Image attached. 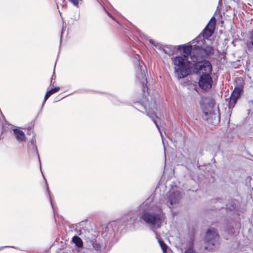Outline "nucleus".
I'll list each match as a JSON object with an SVG mask.
<instances>
[{
  "label": "nucleus",
  "mask_w": 253,
  "mask_h": 253,
  "mask_svg": "<svg viewBox=\"0 0 253 253\" xmlns=\"http://www.w3.org/2000/svg\"><path fill=\"white\" fill-rule=\"evenodd\" d=\"M193 44V54L191 59L201 60L214 54V50L212 46L207 44L203 41V37L199 35L192 42Z\"/></svg>",
  "instance_id": "nucleus-1"
},
{
  "label": "nucleus",
  "mask_w": 253,
  "mask_h": 253,
  "mask_svg": "<svg viewBox=\"0 0 253 253\" xmlns=\"http://www.w3.org/2000/svg\"><path fill=\"white\" fill-rule=\"evenodd\" d=\"M165 215L163 211L159 209L157 211L144 212L141 218L152 228H159L164 219Z\"/></svg>",
  "instance_id": "nucleus-2"
},
{
  "label": "nucleus",
  "mask_w": 253,
  "mask_h": 253,
  "mask_svg": "<svg viewBox=\"0 0 253 253\" xmlns=\"http://www.w3.org/2000/svg\"><path fill=\"white\" fill-rule=\"evenodd\" d=\"M174 71L179 79H182L189 74L190 62L187 58L182 56H176L172 59Z\"/></svg>",
  "instance_id": "nucleus-3"
},
{
  "label": "nucleus",
  "mask_w": 253,
  "mask_h": 253,
  "mask_svg": "<svg viewBox=\"0 0 253 253\" xmlns=\"http://www.w3.org/2000/svg\"><path fill=\"white\" fill-rule=\"evenodd\" d=\"M219 236L216 230L211 228L208 230L205 239L207 246L205 247L206 250L212 251L218 247Z\"/></svg>",
  "instance_id": "nucleus-4"
},
{
  "label": "nucleus",
  "mask_w": 253,
  "mask_h": 253,
  "mask_svg": "<svg viewBox=\"0 0 253 253\" xmlns=\"http://www.w3.org/2000/svg\"><path fill=\"white\" fill-rule=\"evenodd\" d=\"M195 63L193 66V72L196 74H210L212 71V66L208 60L200 61L194 58L193 60Z\"/></svg>",
  "instance_id": "nucleus-5"
},
{
  "label": "nucleus",
  "mask_w": 253,
  "mask_h": 253,
  "mask_svg": "<svg viewBox=\"0 0 253 253\" xmlns=\"http://www.w3.org/2000/svg\"><path fill=\"white\" fill-rule=\"evenodd\" d=\"M137 62L138 64L136 71L137 80L141 84L144 94H145L146 92L148 94V88L147 86V81L145 75V71L146 70V67H144L143 68L142 66L140 65L139 60H137Z\"/></svg>",
  "instance_id": "nucleus-6"
},
{
  "label": "nucleus",
  "mask_w": 253,
  "mask_h": 253,
  "mask_svg": "<svg viewBox=\"0 0 253 253\" xmlns=\"http://www.w3.org/2000/svg\"><path fill=\"white\" fill-rule=\"evenodd\" d=\"M212 82V79L210 74L201 75L199 81V85L202 89L207 91L211 88Z\"/></svg>",
  "instance_id": "nucleus-7"
},
{
  "label": "nucleus",
  "mask_w": 253,
  "mask_h": 253,
  "mask_svg": "<svg viewBox=\"0 0 253 253\" xmlns=\"http://www.w3.org/2000/svg\"><path fill=\"white\" fill-rule=\"evenodd\" d=\"M215 25V19L214 17H212L207 26L204 29L201 35L203 37V41H205V39H208L213 33Z\"/></svg>",
  "instance_id": "nucleus-8"
},
{
  "label": "nucleus",
  "mask_w": 253,
  "mask_h": 253,
  "mask_svg": "<svg viewBox=\"0 0 253 253\" xmlns=\"http://www.w3.org/2000/svg\"><path fill=\"white\" fill-rule=\"evenodd\" d=\"M146 111V114L147 116H148L151 119V120L153 121V122L155 123L156 126H157L158 129L159 131V132L161 134V136L163 141V143L164 145V150H165V143L164 142V136L162 133V131L160 129V128L159 127V126L158 125V123L157 122V120H160V119L158 118V117L156 115L155 111V110H156V109H153V110H147L146 108H145Z\"/></svg>",
  "instance_id": "nucleus-9"
},
{
  "label": "nucleus",
  "mask_w": 253,
  "mask_h": 253,
  "mask_svg": "<svg viewBox=\"0 0 253 253\" xmlns=\"http://www.w3.org/2000/svg\"><path fill=\"white\" fill-rule=\"evenodd\" d=\"M101 230L102 236L107 239H109L114 235V231L112 228V224L111 223L102 225Z\"/></svg>",
  "instance_id": "nucleus-10"
},
{
  "label": "nucleus",
  "mask_w": 253,
  "mask_h": 253,
  "mask_svg": "<svg viewBox=\"0 0 253 253\" xmlns=\"http://www.w3.org/2000/svg\"><path fill=\"white\" fill-rule=\"evenodd\" d=\"M181 197V194L178 191H176L174 192L170 193L169 197L168 206L169 208H171V207L177 204Z\"/></svg>",
  "instance_id": "nucleus-11"
},
{
  "label": "nucleus",
  "mask_w": 253,
  "mask_h": 253,
  "mask_svg": "<svg viewBox=\"0 0 253 253\" xmlns=\"http://www.w3.org/2000/svg\"><path fill=\"white\" fill-rule=\"evenodd\" d=\"M244 42L247 51L253 52V29L249 32Z\"/></svg>",
  "instance_id": "nucleus-12"
},
{
  "label": "nucleus",
  "mask_w": 253,
  "mask_h": 253,
  "mask_svg": "<svg viewBox=\"0 0 253 253\" xmlns=\"http://www.w3.org/2000/svg\"><path fill=\"white\" fill-rule=\"evenodd\" d=\"M193 45H179L178 47V49L179 50L182 51L183 55L182 57L187 58L189 55L191 54V52L193 54Z\"/></svg>",
  "instance_id": "nucleus-13"
},
{
  "label": "nucleus",
  "mask_w": 253,
  "mask_h": 253,
  "mask_svg": "<svg viewBox=\"0 0 253 253\" xmlns=\"http://www.w3.org/2000/svg\"><path fill=\"white\" fill-rule=\"evenodd\" d=\"M14 135L16 136V139L19 142H22L25 140V136L24 133L18 128H15L13 130Z\"/></svg>",
  "instance_id": "nucleus-14"
},
{
  "label": "nucleus",
  "mask_w": 253,
  "mask_h": 253,
  "mask_svg": "<svg viewBox=\"0 0 253 253\" xmlns=\"http://www.w3.org/2000/svg\"><path fill=\"white\" fill-rule=\"evenodd\" d=\"M243 88L242 87L238 86L235 87L233 91H232L230 97L235 99L237 101L239 97L241 95L242 92H243Z\"/></svg>",
  "instance_id": "nucleus-15"
},
{
  "label": "nucleus",
  "mask_w": 253,
  "mask_h": 253,
  "mask_svg": "<svg viewBox=\"0 0 253 253\" xmlns=\"http://www.w3.org/2000/svg\"><path fill=\"white\" fill-rule=\"evenodd\" d=\"M226 101L228 102V106L227 113H229L230 116L232 113V110L234 107L235 105L237 102V100L230 97L229 99H226Z\"/></svg>",
  "instance_id": "nucleus-16"
},
{
  "label": "nucleus",
  "mask_w": 253,
  "mask_h": 253,
  "mask_svg": "<svg viewBox=\"0 0 253 253\" xmlns=\"http://www.w3.org/2000/svg\"><path fill=\"white\" fill-rule=\"evenodd\" d=\"M146 39L147 40H148L149 42L153 45L156 48H157L159 50L162 51L164 53L170 55V53L168 52V51L165 48L162 47L161 46H160L158 43H156L152 39H149V37H147L146 38Z\"/></svg>",
  "instance_id": "nucleus-17"
},
{
  "label": "nucleus",
  "mask_w": 253,
  "mask_h": 253,
  "mask_svg": "<svg viewBox=\"0 0 253 253\" xmlns=\"http://www.w3.org/2000/svg\"><path fill=\"white\" fill-rule=\"evenodd\" d=\"M89 242L96 251H101V245H100V242L96 239L92 238L90 240Z\"/></svg>",
  "instance_id": "nucleus-18"
},
{
  "label": "nucleus",
  "mask_w": 253,
  "mask_h": 253,
  "mask_svg": "<svg viewBox=\"0 0 253 253\" xmlns=\"http://www.w3.org/2000/svg\"><path fill=\"white\" fill-rule=\"evenodd\" d=\"M59 89V87H55L54 88H51L49 90L47 91L44 96L43 104L52 94L58 91Z\"/></svg>",
  "instance_id": "nucleus-19"
},
{
  "label": "nucleus",
  "mask_w": 253,
  "mask_h": 253,
  "mask_svg": "<svg viewBox=\"0 0 253 253\" xmlns=\"http://www.w3.org/2000/svg\"><path fill=\"white\" fill-rule=\"evenodd\" d=\"M72 241L78 248H82L83 246L82 239L77 236H75L73 237Z\"/></svg>",
  "instance_id": "nucleus-20"
},
{
  "label": "nucleus",
  "mask_w": 253,
  "mask_h": 253,
  "mask_svg": "<svg viewBox=\"0 0 253 253\" xmlns=\"http://www.w3.org/2000/svg\"><path fill=\"white\" fill-rule=\"evenodd\" d=\"M160 246H161L164 253H167V245L161 240H159Z\"/></svg>",
  "instance_id": "nucleus-21"
},
{
  "label": "nucleus",
  "mask_w": 253,
  "mask_h": 253,
  "mask_svg": "<svg viewBox=\"0 0 253 253\" xmlns=\"http://www.w3.org/2000/svg\"><path fill=\"white\" fill-rule=\"evenodd\" d=\"M136 211H130L129 213V216L130 217V220H132V221H135L136 219Z\"/></svg>",
  "instance_id": "nucleus-22"
},
{
  "label": "nucleus",
  "mask_w": 253,
  "mask_h": 253,
  "mask_svg": "<svg viewBox=\"0 0 253 253\" xmlns=\"http://www.w3.org/2000/svg\"><path fill=\"white\" fill-rule=\"evenodd\" d=\"M70 1L76 6H78L80 0H70Z\"/></svg>",
  "instance_id": "nucleus-23"
},
{
  "label": "nucleus",
  "mask_w": 253,
  "mask_h": 253,
  "mask_svg": "<svg viewBox=\"0 0 253 253\" xmlns=\"http://www.w3.org/2000/svg\"><path fill=\"white\" fill-rule=\"evenodd\" d=\"M55 77L54 76V75H53L51 77V81H50V85H52L54 84L55 83Z\"/></svg>",
  "instance_id": "nucleus-24"
},
{
  "label": "nucleus",
  "mask_w": 253,
  "mask_h": 253,
  "mask_svg": "<svg viewBox=\"0 0 253 253\" xmlns=\"http://www.w3.org/2000/svg\"><path fill=\"white\" fill-rule=\"evenodd\" d=\"M235 208V206L234 204H231V207H228V206H227V209L230 211H232L234 210Z\"/></svg>",
  "instance_id": "nucleus-25"
},
{
  "label": "nucleus",
  "mask_w": 253,
  "mask_h": 253,
  "mask_svg": "<svg viewBox=\"0 0 253 253\" xmlns=\"http://www.w3.org/2000/svg\"><path fill=\"white\" fill-rule=\"evenodd\" d=\"M185 253H196L193 249H189Z\"/></svg>",
  "instance_id": "nucleus-26"
},
{
  "label": "nucleus",
  "mask_w": 253,
  "mask_h": 253,
  "mask_svg": "<svg viewBox=\"0 0 253 253\" xmlns=\"http://www.w3.org/2000/svg\"><path fill=\"white\" fill-rule=\"evenodd\" d=\"M46 184H47V183H46ZM46 188H47V192H48V194H49V199H50V203H51V205H52V207H53V206H52V202H51V200L50 195V194H49V189H48V187L47 184H46Z\"/></svg>",
  "instance_id": "nucleus-27"
},
{
  "label": "nucleus",
  "mask_w": 253,
  "mask_h": 253,
  "mask_svg": "<svg viewBox=\"0 0 253 253\" xmlns=\"http://www.w3.org/2000/svg\"><path fill=\"white\" fill-rule=\"evenodd\" d=\"M233 228H230V231H229V233H233Z\"/></svg>",
  "instance_id": "nucleus-28"
},
{
  "label": "nucleus",
  "mask_w": 253,
  "mask_h": 253,
  "mask_svg": "<svg viewBox=\"0 0 253 253\" xmlns=\"http://www.w3.org/2000/svg\"><path fill=\"white\" fill-rule=\"evenodd\" d=\"M31 143L34 144V140L33 139L31 140Z\"/></svg>",
  "instance_id": "nucleus-29"
},
{
  "label": "nucleus",
  "mask_w": 253,
  "mask_h": 253,
  "mask_svg": "<svg viewBox=\"0 0 253 253\" xmlns=\"http://www.w3.org/2000/svg\"><path fill=\"white\" fill-rule=\"evenodd\" d=\"M107 14L110 17H112V15L109 13L107 12Z\"/></svg>",
  "instance_id": "nucleus-30"
},
{
  "label": "nucleus",
  "mask_w": 253,
  "mask_h": 253,
  "mask_svg": "<svg viewBox=\"0 0 253 253\" xmlns=\"http://www.w3.org/2000/svg\"><path fill=\"white\" fill-rule=\"evenodd\" d=\"M221 2V0H219V2H218L219 4H220Z\"/></svg>",
  "instance_id": "nucleus-31"
},
{
  "label": "nucleus",
  "mask_w": 253,
  "mask_h": 253,
  "mask_svg": "<svg viewBox=\"0 0 253 253\" xmlns=\"http://www.w3.org/2000/svg\"><path fill=\"white\" fill-rule=\"evenodd\" d=\"M205 114L206 115H208V113H207V112H205Z\"/></svg>",
  "instance_id": "nucleus-32"
},
{
  "label": "nucleus",
  "mask_w": 253,
  "mask_h": 253,
  "mask_svg": "<svg viewBox=\"0 0 253 253\" xmlns=\"http://www.w3.org/2000/svg\"><path fill=\"white\" fill-rule=\"evenodd\" d=\"M38 158H39V160H40V156L38 155ZM39 161L40 162V160H39Z\"/></svg>",
  "instance_id": "nucleus-33"
},
{
  "label": "nucleus",
  "mask_w": 253,
  "mask_h": 253,
  "mask_svg": "<svg viewBox=\"0 0 253 253\" xmlns=\"http://www.w3.org/2000/svg\"><path fill=\"white\" fill-rule=\"evenodd\" d=\"M40 168L41 169L42 168V167H41V165L40 164Z\"/></svg>",
  "instance_id": "nucleus-34"
}]
</instances>
